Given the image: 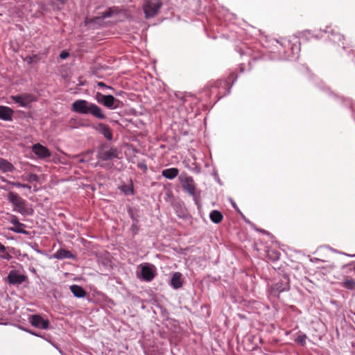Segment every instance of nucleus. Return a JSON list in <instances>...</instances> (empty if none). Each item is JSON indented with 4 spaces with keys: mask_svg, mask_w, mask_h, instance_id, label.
<instances>
[{
    "mask_svg": "<svg viewBox=\"0 0 355 355\" xmlns=\"http://www.w3.org/2000/svg\"><path fill=\"white\" fill-rule=\"evenodd\" d=\"M110 16H111V12L110 11H107V12L103 13L101 17L103 19H105V18H107V17H110Z\"/></svg>",
    "mask_w": 355,
    "mask_h": 355,
    "instance_id": "28",
    "label": "nucleus"
},
{
    "mask_svg": "<svg viewBox=\"0 0 355 355\" xmlns=\"http://www.w3.org/2000/svg\"><path fill=\"white\" fill-rule=\"evenodd\" d=\"M72 110L81 114H91L98 119H105L106 116L102 109L97 105L89 103L86 100H76L71 105Z\"/></svg>",
    "mask_w": 355,
    "mask_h": 355,
    "instance_id": "1",
    "label": "nucleus"
},
{
    "mask_svg": "<svg viewBox=\"0 0 355 355\" xmlns=\"http://www.w3.org/2000/svg\"><path fill=\"white\" fill-rule=\"evenodd\" d=\"M32 151L40 159H45L51 157L49 150L40 144H34L32 146Z\"/></svg>",
    "mask_w": 355,
    "mask_h": 355,
    "instance_id": "10",
    "label": "nucleus"
},
{
    "mask_svg": "<svg viewBox=\"0 0 355 355\" xmlns=\"http://www.w3.org/2000/svg\"><path fill=\"white\" fill-rule=\"evenodd\" d=\"M306 340V336L304 334H298L297 337L295 338V341L302 346L305 345Z\"/></svg>",
    "mask_w": 355,
    "mask_h": 355,
    "instance_id": "24",
    "label": "nucleus"
},
{
    "mask_svg": "<svg viewBox=\"0 0 355 355\" xmlns=\"http://www.w3.org/2000/svg\"><path fill=\"white\" fill-rule=\"evenodd\" d=\"M0 189H3V190H5V191H8V190H9L10 188L8 187L7 186H1Z\"/></svg>",
    "mask_w": 355,
    "mask_h": 355,
    "instance_id": "30",
    "label": "nucleus"
},
{
    "mask_svg": "<svg viewBox=\"0 0 355 355\" xmlns=\"http://www.w3.org/2000/svg\"><path fill=\"white\" fill-rule=\"evenodd\" d=\"M209 218H210V220L214 223L218 224L222 221V220L223 218V216L220 211H219L218 210H212L209 214Z\"/></svg>",
    "mask_w": 355,
    "mask_h": 355,
    "instance_id": "20",
    "label": "nucleus"
},
{
    "mask_svg": "<svg viewBox=\"0 0 355 355\" xmlns=\"http://www.w3.org/2000/svg\"><path fill=\"white\" fill-rule=\"evenodd\" d=\"M0 169L3 173L12 172L15 170V166L7 160L0 158Z\"/></svg>",
    "mask_w": 355,
    "mask_h": 355,
    "instance_id": "18",
    "label": "nucleus"
},
{
    "mask_svg": "<svg viewBox=\"0 0 355 355\" xmlns=\"http://www.w3.org/2000/svg\"><path fill=\"white\" fill-rule=\"evenodd\" d=\"M96 157L102 161L112 160L118 157V151L115 148L102 147L98 150Z\"/></svg>",
    "mask_w": 355,
    "mask_h": 355,
    "instance_id": "7",
    "label": "nucleus"
},
{
    "mask_svg": "<svg viewBox=\"0 0 355 355\" xmlns=\"http://www.w3.org/2000/svg\"><path fill=\"white\" fill-rule=\"evenodd\" d=\"M140 268V275H138V277L145 281V282H151L156 275V268L154 265L144 263H141L139 266Z\"/></svg>",
    "mask_w": 355,
    "mask_h": 355,
    "instance_id": "3",
    "label": "nucleus"
},
{
    "mask_svg": "<svg viewBox=\"0 0 355 355\" xmlns=\"http://www.w3.org/2000/svg\"><path fill=\"white\" fill-rule=\"evenodd\" d=\"M51 257L61 260L64 259H73L75 257L70 251L64 249H60L54 253Z\"/></svg>",
    "mask_w": 355,
    "mask_h": 355,
    "instance_id": "14",
    "label": "nucleus"
},
{
    "mask_svg": "<svg viewBox=\"0 0 355 355\" xmlns=\"http://www.w3.org/2000/svg\"><path fill=\"white\" fill-rule=\"evenodd\" d=\"M28 332L31 333V334L34 335V336H39V335L37 334L36 333L32 332L31 331H29Z\"/></svg>",
    "mask_w": 355,
    "mask_h": 355,
    "instance_id": "34",
    "label": "nucleus"
},
{
    "mask_svg": "<svg viewBox=\"0 0 355 355\" xmlns=\"http://www.w3.org/2000/svg\"><path fill=\"white\" fill-rule=\"evenodd\" d=\"M344 286L347 288L353 289L354 288L355 283H354V280H352V279H351V280L347 279L344 282Z\"/></svg>",
    "mask_w": 355,
    "mask_h": 355,
    "instance_id": "25",
    "label": "nucleus"
},
{
    "mask_svg": "<svg viewBox=\"0 0 355 355\" xmlns=\"http://www.w3.org/2000/svg\"><path fill=\"white\" fill-rule=\"evenodd\" d=\"M96 99L99 103L110 110H114L119 107V101L112 95H104L97 92Z\"/></svg>",
    "mask_w": 355,
    "mask_h": 355,
    "instance_id": "4",
    "label": "nucleus"
},
{
    "mask_svg": "<svg viewBox=\"0 0 355 355\" xmlns=\"http://www.w3.org/2000/svg\"><path fill=\"white\" fill-rule=\"evenodd\" d=\"M15 182L8 181V182H7L6 184L13 187V184H15Z\"/></svg>",
    "mask_w": 355,
    "mask_h": 355,
    "instance_id": "32",
    "label": "nucleus"
},
{
    "mask_svg": "<svg viewBox=\"0 0 355 355\" xmlns=\"http://www.w3.org/2000/svg\"><path fill=\"white\" fill-rule=\"evenodd\" d=\"M180 182L182 189L189 193V195L194 196L196 192V184L192 177L186 173H182L179 176Z\"/></svg>",
    "mask_w": 355,
    "mask_h": 355,
    "instance_id": "6",
    "label": "nucleus"
},
{
    "mask_svg": "<svg viewBox=\"0 0 355 355\" xmlns=\"http://www.w3.org/2000/svg\"><path fill=\"white\" fill-rule=\"evenodd\" d=\"M1 181H3V182H6V183L8 182V180H6V179L5 178H3V177H1Z\"/></svg>",
    "mask_w": 355,
    "mask_h": 355,
    "instance_id": "31",
    "label": "nucleus"
},
{
    "mask_svg": "<svg viewBox=\"0 0 355 355\" xmlns=\"http://www.w3.org/2000/svg\"><path fill=\"white\" fill-rule=\"evenodd\" d=\"M69 55V53L67 52V51H62L61 53L60 54V57L62 58V59H66L67 58H68Z\"/></svg>",
    "mask_w": 355,
    "mask_h": 355,
    "instance_id": "27",
    "label": "nucleus"
},
{
    "mask_svg": "<svg viewBox=\"0 0 355 355\" xmlns=\"http://www.w3.org/2000/svg\"><path fill=\"white\" fill-rule=\"evenodd\" d=\"M21 179L31 183L33 182H37L39 180V177L35 173H29L21 175Z\"/></svg>",
    "mask_w": 355,
    "mask_h": 355,
    "instance_id": "22",
    "label": "nucleus"
},
{
    "mask_svg": "<svg viewBox=\"0 0 355 355\" xmlns=\"http://www.w3.org/2000/svg\"><path fill=\"white\" fill-rule=\"evenodd\" d=\"M162 2L161 0H150L144 5V10L147 18L155 16L161 7Z\"/></svg>",
    "mask_w": 355,
    "mask_h": 355,
    "instance_id": "5",
    "label": "nucleus"
},
{
    "mask_svg": "<svg viewBox=\"0 0 355 355\" xmlns=\"http://www.w3.org/2000/svg\"><path fill=\"white\" fill-rule=\"evenodd\" d=\"M25 275L19 273L16 270L10 271L8 275V282L10 284H20L26 280Z\"/></svg>",
    "mask_w": 355,
    "mask_h": 355,
    "instance_id": "12",
    "label": "nucleus"
},
{
    "mask_svg": "<svg viewBox=\"0 0 355 355\" xmlns=\"http://www.w3.org/2000/svg\"><path fill=\"white\" fill-rule=\"evenodd\" d=\"M179 171L176 168H170L162 171V175L166 179L173 180L178 176Z\"/></svg>",
    "mask_w": 355,
    "mask_h": 355,
    "instance_id": "15",
    "label": "nucleus"
},
{
    "mask_svg": "<svg viewBox=\"0 0 355 355\" xmlns=\"http://www.w3.org/2000/svg\"><path fill=\"white\" fill-rule=\"evenodd\" d=\"M171 285L175 289H178L182 286L181 280V274L180 272H175L171 279Z\"/></svg>",
    "mask_w": 355,
    "mask_h": 355,
    "instance_id": "17",
    "label": "nucleus"
},
{
    "mask_svg": "<svg viewBox=\"0 0 355 355\" xmlns=\"http://www.w3.org/2000/svg\"><path fill=\"white\" fill-rule=\"evenodd\" d=\"M13 187H17V188H21V183L18 182H15V183L13 184Z\"/></svg>",
    "mask_w": 355,
    "mask_h": 355,
    "instance_id": "29",
    "label": "nucleus"
},
{
    "mask_svg": "<svg viewBox=\"0 0 355 355\" xmlns=\"http://www.w3.org/2000/svg\"><path fill=\"white\" fill-rule=\"evenodd\" d=\"M10 98L15 101V103L19 104V106L26 107L31 103L35 101L36 99L35 96L30 94H21L20 95L11 96Z\"/></svg>",
    "mask_w": 355,
    "mask_h": 355,
    "instance_id": "8",
    "label": "nucleus"
},
{
    "mask_svg": "<svg viewBox=\"0 0 355 355\" xmlns=\"http://www.w3.org/2000/svg\"><path fill=\"white\" fill-rule=\"evenodd\" d=\"M26 184L21 183V188H25Z\"/></svg>",
    "mask_w": 355,
    "mask_h": 355,
    "instance_id": "35",
    "label": "nucleus"
},
{
    "mask_svg": "<svg viewBox=\"0 0 355 355\" xmlns=\"http://www.w3.org/2000/svg\"><path fill=\"white\" fill-rule=\"evenodd\" d=\"M9 221L14 225V227L9 228L10 231L16 233L28 234V232L24 230V227H25L24 224L20 223L16 216L11 215Z\"/></svg>",
    "mask_w": 355,
    "mask_h": 355,
    "instance_id": "11",
    "label": "nucleus"
},
{
    "mask_svg": "<svg viewBox=\"0 0 355 355\" xmlns=\"http://www.w3.org/2000/svg\"><path fill=\"white\" fill-rule=\"evenodd\" d=\"M24 189H27L28 190H31V187L29 184H26V187H25Z\"/></svg>",
    "mask_w": 355,
    "mask_h": 355,
    "instance_id": "33",
    "label": "nucleus"
},
{
    "mask_svg": "<svg viewBox=\"0 0 355 355\" xmlns=\"http://www.w3.org/2000/svg\"><path fill=\"white\" fill-rule=\"evenodd\" d=\"M29 322L35 327L42 329H47L49 327V321L48 320L44 319L40 315H31L30 317Z\"/></svg>",
    "mask_w": 355,
    "mask_h": 355,
    "instance_id": "9",
    "label": "nucleus"
},
{
    "mask_svg": "<svg viewBox=\"0 0 355 355\" xmlns=\"http://www.w3.org/2000/svg\"><path fill=\"white\" fill-rule=\"evenodd\" d=\"M98 130L107 139L111 140L112 139V134L108 125L100 123Z\"/></svg>",
    "mask_w": 355,
    "mask_h": 355,
    "instance_id": "19",
    "label": "nucleus"
},
{
    "mask_svg": "<svg viewBox=\"0 0 355 355\" xmlns=\"http://www.w3.org/2000/svg\"><path fill=\"white\" fill-rule=\"evenodd\" d=\"M8 200L14 206L13 211L20 213L22 215L31 214V211L27 208V203L19 195L13 191H10L7 196Z\"/></svg>",
    "mask_w": 355,
    "mask_h": 355,
    "instance_id": "2",
    "label": "nucleus"
},
{
    "mask_svg": "<svg viewBox=\"0 0 355 355\" xmlns=\"http://www.w3.org/2000/svg\"><path fill=\"white\" fill-rule=\"evenodd\" d=\"M97 85L99 87L107 88V89H113V88L112 87L107 86L103 82H98Z\"/></svg>",
    "mask_w": 355,
    "mask_h": 355,
    "instance_id": "26",
    "label": "nucleus"
},
{
    "mask_svg": "<svg viewBox=\"0 0 355 355\" xmlns=\"http://www.w3.org/2000/svg\"><path fill=\"white\" fill-rule=\"evenodd\" d=\"M330 40H331L333 42H340L343 40V37L338 33H334L332 32L331 33V36L329 37Z\"/></svg>",
    "mask_w": 355,
    "mask_h": 355,
    "instance_id": "23",
    "label": "nucleus"
},
{
    "mask_svg": "<svg viewBox=\"0 0 355 355\" xmlns=\"http://www.w3.org/2000/svg\"><path fill=\"white\" fill-rule=\"evenodd\" d=\"M37 191V189L36 187H34V191Z\"/></svg>",
    "mask_w": 355,
    "mask_h": 355,
    "instance_id": "36",
    "label": "nucleus"
},
{
    "mask_svg": "<svg viewBox=\"0 0 355 355\" xmlns=\"http://www.w3.org/2000/svg\"><path fill=\"white\" fill-rule=\"evenodd\" d=\"M0 259L9 261L12 259V256L7 251V248L0 243Z\"/></svg>",
    "mask_w": 355,
    "mask_h": 355,
    "instance_id": "21",
    "label": "nucleus"
},
{
    "mask_svg": "<svg viewBox=\"0 0 355 355\" xmlns=\"http://www.w3.org/2000/svg\"><path fill=\"white\" fill-rule=\"evenodd\" d=\"M13 110L6 106L0 105V119L11 121L12 119Z\"/></svg>",
    "mask_w": 355,
    "mask_h": 355,
    "instance_id": "13",
    "label": "nucleus"
},
{
    "mask_svg": "<svg viewBox=\"0 0 355 355\" xmlns=\"http://www.w3.org/2000/svg\"><path fill=\"white\" fill-rule=\"evenodd\" d=\"M70 291L75 297L79 298L84 297L87 294L86 291L83 287L75 284L70 286Z\"/></svg>",
    "mask_w": 355,
    "mask_h": 355,
    "instance_id": "16",
    "label": "nucleus"
}]
</instances>
